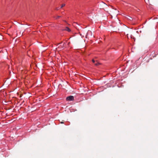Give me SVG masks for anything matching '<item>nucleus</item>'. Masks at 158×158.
Segmentation results:
<instances>
[{"mask_svg": "<svg viewBox=\"0 0 158 158\" xmlns=\"http://www.w3.org/2000/svg\"><path fill=\"white\" fill-rule=\"evenodd\" d=\"M92 61L93 63H94L95 62V61L94 59L92 60Z\"/></svg>", "mask_w": 158, "mask_h": 158, "instance_id": "4", "label": "nucleus"}, {"mask_svg": "<svg viewBox=\"0 0 158 158\" xmlns=\"http://www.w3.org/2000/svg\"><path fill=\"white\" fill-rule=\"evenodd\" d=\"M66 100L67 101H71L74 100V97L73 96H70L67 97L66 98Z\"/></svg>", "mask_w": 158, "mask_h": 158, "instance_id": "1", "label": "nucleus"}, {"mask_svg": "<svg viewBox=\"0 0 158 158\" xmlns=\"http://www.w3.org/2000/svg\"><path fill=\"white\" fill-rule=\"evenodd\" d=\"M64 30L67 31L68 32H70L71 31V30L68 27H65Z\"/></svg>", "mask_w": 158, "mask_h": 158, "instance_id": "2", "label": "nucleus"}, {"mask_svg": "<svg viewBox=\"0 0 158 158\" xmlns=\"http://www.w3.org/2000/svg\"><path fill=\"white\" fill-rule=\"evenodd\" d=\"M95 65H98V63H95Z\"/></svg>", "mask_w": 158, "mask_h": 158, "instance_id": "6", "label": "nucleus"}, {"mask_svg": "<svg viewBox=\"0 0 158 158\" xmlns=\"http://www.w3.org/2000/svg\"><path fill=\"white\" fill-rule=\"evenodd\" d=\"M152 52H153V54H154V53H155V52H154V51H152Z\"/></svg>", "mask_w": 158, "mask_h": 158, "instance_id": "8", "label": "nucleus"}, {"mask_svg": "<svg viewBox=\"0 0 158 158\" xmlns=\"http://www.w3.org/2000/svg\"><path fill=\"white\" fill-rule=\"evenodd\" d=\"M65 4H62L61 5V7H60V8H62L63 7H64L65 6Z\"/></svg>", "mask_w": 158, "mask_h": 158, "instance_id": "3", "label": "nucleus"}, {"mask_svg": "<svg viewBox=\"0 0 158 158\" xmlns=\"http://www.w3.org/2000/svg\"><path fill=\"white\" fill-rule=\"evenodd\" d=\"M60 123H64L63 122H60Z\"/></svg>", "mask_w": 158, "mask_h": 158, "instance_id": "7", "label": "nucleus"}, {"mask_svg": "<svg viewBox=\"0 0 158 158\" xmlns=\"http://www.w3.org/2000/svg\"><path fill=\"white\" fill-rule=\"evenodd\" d=\"M59 9V8H57V10H58Z\"/></svg>", "mask_w": 158, "mask_h": 158, "instance_id": "9", "label": "nucleus"}, {"mask_svg": "<svg viewBox=\"0 0 158 158\" xmlns=\"http://www.w3.org/2000/svg\"><path fill=\"white\" fill-rule=\"evenodd\" d=\"M60 17V16H58L56 18V19H58Z\"/></svg>", "mask_w": 158, "mask_h": 158, "instance_id": "5", "label": "nucleus"}]
</instances>
